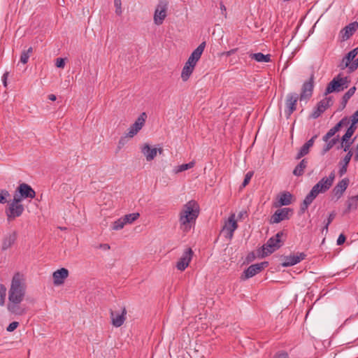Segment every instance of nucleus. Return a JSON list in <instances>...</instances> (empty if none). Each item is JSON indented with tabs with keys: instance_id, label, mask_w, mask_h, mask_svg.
Returning a JSON list of instances; mask_svg holds the SVG:
<instances>
[{
	"instance_id": "f257e3e1",
	"label": "nucleus",
	"mask_w": 358,
	"mask_h": 358,
	"mask_svg": "<svg viewBox=\"0 0 358 358\" xmlns=\"http://www.w3.org/2000/svg\"><path fill=\"white\" fill-rule=\"evenodd\" d=\"M27 293L26 279L23 274L16 273L11 279L8 292L7 309L13 314L22 315L25 309L20 306Z\"/></svg>"
},
{
	"instance_id": "f03ea898",
	"label": "nucleus",
	"mask_w": 358,
	"mask_h": 358,
	"mask_svg": "<svg viewBox=\"0 0 358 358\" xmlns=\"http://www.w3.org/2000/svg\"><path fill=\"white\" fill-rule=\"evenodd\" d=\"M334 179L335 173L334 171H332L328 177L322 178L316 185H315L303 200L301 206V210L304 212L320 193L327 192L332 185Z\"/></svg>"
},
{
	"instance_id": "7ed1b4c3",
	"label": "nucleus",
	"mask_w": 358,
	"mask_h": 358,
	"mask_svg": "<svg viewBox=\"0 0 358 358\" xmlns=\"http://www.w3.org/2000/svg\"><path fill=\"white\" fill-rule=\"evenodd\" d=\"M199 208L197 203L194 201H189L185 204L180 213V229L185 231H188L192 223H194L199 215Z\"/></svg>"
},
{
	"instance_id": "20e7f679",
	"label": "nucleus",
	"mask_w": 358,
	"mask_h": 358,
	"mask_svg": "<svg viewBox=\"0 0 358 358\" xmlns=\"http://www.w3.org/2000/svg\"><path fill=\"white\" fill-rule=\"evenodd\" d=\"M206 42H202L190 55L187 61L185 64L182 72L181 79L182 81H187L196 66V63L201 57V55L205 49Z\"/></svg>"
},
{
	"instance_id": "39448f33",
	"label": "nucleus",
	"mask_w": 358,
	"mask_h": 358,
	"mask_svg": "<svg viewBox=\"0 0 358 358\" xmlns=\"http://www.w3.org/2000/svg\"><path fill=\"white\" fill-rule=\"evenodd\" d=\"M24 210V206L16 197L8 202L5 208V214L8 222L14 221L17 217H20Z\"/></svg>"
},
{
	"instance_id": "423d86ee",
	"label": "nucleus",
	"mask_w": 358,
	"mask_h": 358,
	"mask_svg": "<svg viewBox=\"0 0 358 358\" xmlns=\"http://www.w3.org/2000/svg\"><path fill=\"white\" fill-rule=\"evenodd\" d=\"M349 83L350 80L348 77H343L338 74L328 84L324 94L327 95L333 92H341L348 87Z\"/></svg>"
},
{
	"instance_id": "0eeeda50",
	"label": "nucleus",
	"mask_w": 358,
	"mask_h": 358,
	"mask_svg": "<svg viewBox=\"0 0 358 358\" xmlns=\"http://www.w3.org/2000/svg\"><path fill=\"white\" fill-rule=\"evenodd\" d=\"M283 235L282 231L276 234L273 237L270 238L266 243L262 246V255L263 257L268 256L275 252L276 250L280 248L281 246L280 238Z\"/></svg>"
},
{
	"instance_id": "6e6552de",
	"label": "nucleus",
	"mask_w": 358,
	"mask_h": 358,
	"mask_svg": "<svg viewBox=\"0 0 358 358\" xmlns=\"http://www.w3.org/2000/svg\"><path fill=\"white\" fill-rule=\"evenodd\" d=\"M358 48H355L350 51L347 55L343 58L339 66L341 69L349 68L350 71H354L358 68Z\"/></svg>"
},
{
	"instance_id": "1a4fd4ad",
	"label": "nucleus",
	"mask_w": 358,
	"mask_h": 358,
	"mask_svg": "<svg viewBox=\"0 0 358 358\" xmlns=\"http://www.w3.org/2000/svg\"><path fill=\"white\" fill-rule=\"evenodd\" d=\"M167 10H168V3L165 0L159 1V3L157 5L154 16L153 21L156 25H161L164 22V20L167 16Z\"/></svg>"
},
{
	"instance_id": "9d476101",
	"label": "nucleus",
	"mask_w": 358,
	"mask_h": 358,
	"mask_svg": "<svg viewBox=\"0 0 358 358\" xmlns=\"http://www.w3.org/2000/svg\"><path fill=\"white\" fill-rule=\"evenodd\" d=\"M35 196L36 192L30 185L22 183L16 189L13 197L22 201L24 199H33Z\"/></svg>"
},
{
	"instance_id": "9b49d317",
	"label": "nucleus",
	"mask_w": 358,
	"mask_h": 358,
	"mask_svg": "<svg viewBox=\"0 0 358 358\" xmlns=\"http://www.w3.org/2000/svg\"><path fill=\"white\" fill-rule=\"evenodd\" d=\"M147 119V114L143 112L138 118L136 120L134 124H132L126 132V136H129V138H132L135 136L141 129L143 127Z\"/></svg>"
},
{
	"instance_id": "f8f14e48",
	"label": "nucleus",
	"mask_w": 358,
	"mask_h": 358,
	"mask_svg": "<svg viewBox=\"0 0 358 358\" xmlns=\"http://www.w3.org/2000/svg\"><path fill=\"white\" fill-rule=\"evenodd\" d=\"M268 265V263L267 262H263L258 264H255L251 266H250L243 273V274L241 275L242 280H246L250 278L253 277L256 274L261 272L262 270H264L266 267H267Z\"/></svg>"
},
{
	"instance_id": "ddd939ff",
	"label": "nucleus",
	"mask_w": 358,
	"mask_h": 358,
	"mask_svg": "<svg viewBox=\"0 0 358 358\" xmlns=\"http://www.w3.org/2000/svg\"><path fill=\"white\" fill-rule=\"evenodd\" d=\"M238 224L235 219V214H231L228 220L225 222L222 232L228 239H231L234 231L237 229Z\"/></svg>"
},
{
	"instance_id": "4468645a",
	"label": "nucleus",
	"mask_w": 358,
	"mask_h": 358,
	"mask_svg": "<svg viewBox=\"0 0 358 358\" xmlns=\"http://www.w3.org/2000/svg\"><path fill=\"white\" fill-rule=\"evenodd\" d=\"M333 104L331 97H325L322 99L317 105L310 115V117L316 119L320 117L329 107Z\"/></svg>"
},
{
	"instance_id": "2eb2a0df",
	"label": "nucleus",
	"mask_w": 358,
	"mask_h": 358,
	"mask_svg": "<svg viewBox=\"0 0 358 358\" xmlns=\"http://www.w3.org/2000/svg\"><path fill=\"white\" fill-rule=\"evenodd\" d=\"M141 150L142 154L148 162L153 160L156 157L157 152H159L160 155L163 152V149L162 148H151L148 143L143 144L141 146Z\"/></svg>"
},
{
	"instance_id": "dca6fc26",
	"label": "nucleus",
	"mask_w": 358,
	"mask_h": 358,
	"mask_svg": "<svg viewBox=\"0 0 358 358\" xmlns=\"http://www.w3.org/2000/svg\"><path fill=\"white\" fill-rule=\"evenodd\" d=\"M193 255V251L191 248L185 250L181 257L176 264V267L179 271H184L189 264Z\"/></svg>"
},
{
	"instance_id": "f3484780",
	"label": "nucleus",
	"mask_w": 358,
	"mask_h": 358,
	"mask_svg": "<svg viewBox=\"0 0 358 358\" xmlns=\"http://www.w3.org/2000/svg\"><path fill=\"white\" fill-rule=\"evenodd\" d=\"M292 213V210L289 208H284L278 210L271 216L270 222L272 224L279 223L281 221L288 219L290 214Z\"/></svg>"
},
{
	"instance_id": "a211bd4d",
	"label": "nucleus",
	"mask_w": 358,
	"mask_h": 358,
	"mask_svg": "<svg viewBox=\"0 0 358 358\" xmlns=\"http://www.w3.org/2000/svg\"><path fill=\"white\" fill-rule=\"evenodd\" d=\"M69 274L68 269L65 268H62L54 271L52 273L53 284L56 286L62 285L69 277Z\"/></svg>"
},
{
	"instance_id": "6ab92c4d",
	"label": "nucleus",
	"mask_w": 358,
	"mask_h": 358,
	"mask_svg": "<svg viewBox=\"0 0 358 358\" xmlns=\"http://www.w3.org/2000/svg\"><path fill=\"white\" fill-rule=\"evenodd\" d=\"M299 99V95L296 93H290L287 95L285 105L287 108L286 113L289 117L295 110L297 101Z\"/></svg>"
},
{
	"instance_id": "aec40b11",
	"label": "nucleus",
	"mask_w": 358,
	"mask_h": 358,
	"mask_svg": "<svg viewBox=\"0 0 358 358\" xmlns=\"http://www.w3.org/2000/svg\"><path fill=\"white\" fill-rule=\"evenodd\" d=\"M358 29V22H353L345 26L340 31V37L342 41L348 40Z\"/></svg>"
},
{
	"instance_id": "412c9836",
	"label": "nucleus",
	"mask_w": 358,
	"mask_h": 358,
	"mask_svg": "<svg viewBox=\"0 0 358 358\" xmlns=\"http://www.w3.org/2000/svg\"><path fill=\"white\" fill-rule=\"evenodd\" d=\"M313 90V75L310 78V80L303 83L302 87L301 93L300 94V99H309L312 96Z\"/></svg>"
},
{
	"instance_id": "4be33fe9",
	"label": "nucleus",
	"mask_w": 358,
	"mask_h": 358,
	"mask_svg": "<svg viewBox=\"0 0 358 358\" xmlns=\"http://www.w3.org/2000/svg\"><path fill=\"white\" fill-rule=\"evenodd\" d=\"M306 257V255L303 252L298 253L296 255H289L285 257V261L282 263V266L287 267L295 265L303 260Z\"/></svg>"
},
{
	"instance_id": "5701e85b",
	"label": "nucleus",
	"mask_w": 358,
	"mask_h": 358,
	"mask_svg": "<svg viewBox=\"0 0 358 358\" xmlns=\"http://www.w3.org/2000/svg\"><path fill=\"white\" fill-rule=\"evenodd\" d=\"M349 121L347 117L343 118L338 124H336L334 127L329 129L325 136H323V141L324 142H327L328 140H329L332 136H334L335 134L338 132L343 126L347 125Z\"/></svg>"
},
{
	"instance_id": "b1692460",
	"label": "nucleus",
	"mask_w": 358,
	"mask_h": 358,
	"mask_svg": "<svg viewBox=\"0 0 358 358\" xmlns=\"http://www.w3.org/2000/svg\"><path fill=\"white\" fill-rule=\"evenodd\" d=\"M17 239V233L13 231L6 235L2 239L1 250L3 251L7 250L15 243Z\"/></svg>"
},
{
	"instance_id": "393cba45",
	"label": "nucleus",
	"mask_w": 358,
	"mask_h": 358,
	"mask_svg": "<svg viewBox=\"0 0 358 358\" xmlns=\"http://www.w3.org/2000/svg\"><path fill=\"white\" fill-rule=\"evenodd\" d=\"M349 184V180L348 178H344L341 180L334 188L333 194L337 199H339L343 194V192L347 189Z\"/></svg>"
},
{
	"instance_id": "a878e982",
	"label": "nucleus",
	"mask_w": 358,
	"mask_h": 358,
	"mask_svg": "<svg viewBox=\"0 0 358 358\" xmlns=\"http://www.w3.org/2000/svg\"><path fill=\"white\" fill-rule=\"evenodd\" d=\"M126 310L124 308L121 313H111L112 324L116 327L122 326L125 320Z\"/></svg>"
},
{
	"instance_id": "bb28decb",
	"label": "nucleus",
	"mask_w": 358,
	"mask_h": 358,
	"mask_svg": "<svg viewBox=\"0 0 358 358\" xmlns=\"http://www.w3.org/2000/svg\"><path fill=\"white\" fill-rule=\"evenodd\" d=\"M317 136H314L309 141H308L300 149L299 152L296 156V159H301L302 157L306 155L309 152L310 148L313 145L315 139Z\"/></svg>"
},
{
	"instance_id": "cd10ccee",
	"label": "nucleus",
	"mask_w": 358,
	"mask_h": 358,
	"mask_svg": "<svg viewBox=\"0 0 358 358\" xmlns=\"http://www.w3.org/2000/svg\"><path fill=\"white\" fill-rule=\"evenodd\" d=\"M352 152L349 150L346 156L339 162L340 169H339V175L342 176L347 172L348 165L352 158Z\"/></svg>"
},
{
	"instance_id": "c85d7f7f",
	"label": "nucleus",
	"mask_w": 358,
	"mask_h": 358,
	"mask_svg": "<svg viewBox=\"0 0 358 358\" xmlns=\"http://www.w3.org/2000/svg\"><path fill=\"white\" fill-rule=\"evenodd\" d=\"M292 194L289 192H283L278 195V206H287L292 203Z\"/></svg>"
},
{
	"instance_id": "c756f323",
	"label": "nucleus",
	"mask_w": 358,
	"mask_h": 358,
	"mask_svg": "<svg viewBox=\"0 0 358 358\" xmlns=\"http://www.w3.org/2000/svg\"><path fill=\"white\" fill-rule=\"evenodd\" d=\"M251 59L256 60L258 62H271V55H264L262 52L253 53L250 55Z\"/></svg>"
},
{
	"instance_id": "7c9ffc66",
	"label": "nucleus",
	"mask_w": 358,
	"mask_h": 358,
	"mask_svg": "<svg viewBox=\"0 0 358 358\" xmlns=\"http://www.w3.org/2000/svg\"><path fill=\"white\" fill-rule=\"evenodd\" d=\"M195 165V162L192 161L189 163L187 164H183L179 166H176L173 168V172L175 174H178L180 172L185 171L186 170L190 169L193 168Z\"/></svg>"
},
{
	"instance_id": "2f4dec72",
	"label": "nucleus",
	"mask_w": 358,
	"mask_h": 358,
	"mask_svg": "<svg viewBox=\"0 0 358 358\" xmlns=\"http://www.w3.org/2000/svg\"><path fill=\"white\" fill-rule=\"evenodd\" d=\"M307 164L308 162L306 159H302L301 162L294 169L293 174L296 176H300L303 175L304 170L306 168Z\"/></svg>"
},
{
	"instance_id": "473e14b6",
	"label": "nucleus",
	"mask_w": 358,
	"mask_h": 358,
	"mask_svg": "<svg viewBox=\"0 0 358 358\" xmlns=\"http://www.w3.org/2000/svg\"><path fill=\"white\" fill-rule=\"evenodd\" d=\"M140 216V214L138 213H130L128 215H126L123 216V219L124 221L125 224H132L134 221H136Z\"/></svg>"
},
{
	"instance_id": "72a5a7b5",
	"label": "nucleus",
	"mask_w": 358,
	"mask_h": 358,
	"mask_svg": "<svg viewBox=\"0 0 358 358\" xmlns=\"http://www.w3.org/2000/svg\"><path fill=\"white\" fill-rule=\"evenodd\" d=\"M357 127L351 124L350 127L346 131L345 134L341 138V141H350V138L353 135L355 131L356 130Z\"/></svg>"
},
{
	"instance_id": "f704fd0d",
	"label": "nucleus",
	"mask_w": 358,
	"mask_h": 358,
	"mask_svg": "<svg viewBox=\"0 0 358 358\" xmlns=\"http://www.w3.org/2000/svg\"><path fill=\"white\" fill-rule=\"evenodd\" d=\"M338 141V136L331 140H328V141L326 142V145L323 148L322 153L325 154L327 152H328L334 145H335L337 143Z\"/></svg>"
},
{
	"instance_id": "c9c22d12",
	"label": "nucleus",
	"mask_w": 358,
	"mask_h": 358,
	"mask_svg": "<svg viewBox=\"0 0 358 358\" xmlns=\"http://www.w3.org/2000/svg\"><path fill=\"white\" fill-rule=\"evenodd\" d=\"M125 223L124 221L123 217H120L114 222H113L112 224V229L115 231H118L124 228Z\"/></svg>"
},
{
	"instance_id": "e433bc0d",
	"label": "nucleus",
	"mask_w": 358,
	"mask_h": 358,
	"mask_svg": "<svg viewBox=\"0 0 358 358\" xmlns=\"http://www.w3.org/2000/svg\"><path fill=\"white\" fill-rule=\"evenodd\" d=\"M358 203V197L357 196H352L348 201V210L350 211L351 210H355L357 208Z\"/></svg>"
},
{
	"instance_id": "4c0bfd02",
	"label": "nucleus",
	"mask_w": 358,
	"mask_h": 358,
	"mask_svg": "<svg viewBox=\"0 0 358 358\" xmlns=\"http://www.w3.org/2000/svg\"><path fill=\"white\" fill-rule=\"evenodd\" d=\"M32 52L33 48L31 47H30L27 51H23L20 56V62L24 64H27L29 60V55L32 53Z\"/></svg>"
},
{
	"instance_id": "58836bf2",
	"label": "nucleus",
	"mask_w": 358,
	"mask_h": 358,
	"mask_svg": "<svg viewBox=\"0 0 358 358\" xmlns=\"http://www.w3.org/2000/svg\"><path fill=\"white\" fill-rule=\"evenodd\" d=\"M7 289L3 284H0V306H3L5 305L6 296Z\"/></svg>"
},
{
	"instance_id": "ea45409f",
	"label": "nucleus",
	"mask_w": 358,
	"mask_h": 358,
	"mask_svg": "<svg viewBox=\"0 0 358 358\" xmlns=\"http://www.w3.org/2000/svg\"><path fill=\"white\" fill-rule=\"evenodd\" d=\"M336 217V213L335 212H331L329 215V217L327 219V221L324 225V227H323L322 230V233H325V234H327L328 232V227H329V225L331 224V222L334 220V219Z\"/></svg>"
},
{
	"instance_id": "a19ab883",
	"label": "nucleus",
	"mask_w": 358,
	"mask_h": 358,
	"mask_svg": "<svg viewBox=\"0 0 358 358\" xmlns=\"http://www.w3.org/2000/svg\"><path fill=\"white\" fill-rule=\"evenodd\" d=\"M356 91V87H352L348 90V91L343 95V100L345 103H346L351 96H352Z\"/></svg>"
},
{
	"instance_id": "79ce46f5",
	"label": "nucleus",
	"mask_w": 358,
	"mask_h": 358,
	"mask_svg": "<svg viewBox=\"0 0 358 358\" xmlns=\"http://www.w3.org/2000/svg\"><path fill=\"white\" fill-rule=\"evenodd\" d=\"M10 197V194L7 190H0V203L8 202L7 199Z\"/></svg>"
},
{
	"instance_id": "37998d69",
	"label": "nucleus",
	"mask_w": 358,
	"mask_h": 358,
	"mask_svg": "<svg viewBox=\"0 0 358 358\" xmlns=\"http://www.w3.org/2000/svg\"><path fill=\"white\" fill-rule=\"evenodd\" d=\"M252 176H253L252 171H249L246 173V175L245 176V179L241 185L242 187H245L250 182Z\"/></svg>"
},
{
	"instance_id": "c03bdc74",
	"label": "nucleus",
	"mask_w": 358,
	"mask_h": 358,
	"mask_svg": "<svg viewBox=\"0 0 358 358\" xmlns=\"http://www.w3.org/2000/svg\"><path fill=\"white\" fill-rule=\"evenodd\" d=\"M127 138H129V136H126V133L124 134V135L123 136H122L119 141H118V144H117V148L119 149H121L127 142Z\"/></svg>"
},
{
	"instance_id": "a18cd8bd",
	"label": "nucleus",
	"mask_w": 358,
	"mask_h": 358,
	"mask_svg": "<svg viewBox=\"0 0 358 358\" xmlns=\"http://www.w3.org/2000/svg\"><path fill=\"white\" fill-rule=\"evenodd\" d=\"M114 4L116 8L115 13L117 15H120L122 13L121 0H115Z\"/></svg>"
},
{
	"instance_id": "49530a36",
	"label": "nucleus",
	"mask_w": 358,
	"mask_h": 358,
	"mask_svg": "<svg viewBox=\"0 0 358 358\" xmlns=\"http://www.w3.org/2000/svg\"><path fill=\"white\" fill-rule=\"evenodd\" d=\"M18 326L19 323L17 322H13L8 326L6 330L9 332L13 331Z\"/></svg>"
},
{
	"instance_id": "de8ad7c7",
	"label": "nucleus",
	"mask_w": 358,
	"mask_h": 358,
	"mask_svg": "<svg viewBox=\"0 0 358 358\" xmlns=\"http://www.w3.org/2000/svg\"><path fill=\"white\" fill-rule=\"evenodd\" d=\"M55 65L57 68L63 69L65 66V61L63 58H57L56 59Z\"/></svg>"
},
{
	"instance_id": "09e8293b",
	"label": "nucleus",
	"mask_w": 358,
	"mask_h": 358,
	"mask_svg": "<svg viewBox=\"0 0 358 358\" xmlns=\"http://www.w3.org/2000/svg\"><path fill=\"white\" fill-rule=\"evenodd\" d=\"M352 143V141H342L341 147L343 148L344 151L346 152V151L349 150L350 147Z\"/></svg>"
},
{
	"instance_id": "8fccbe9b",
	"label": "nucleus",
	"mask_w": 358,
	"mask_h": 358,
	"mask_svg": "<svg viewBox=\"0 0 358 358\" xmlns=\"http://www.w3.org/2000/svg\"><path fill=\"white\" fill-rule=\"evenodd\" d=\"M273 358H289L287 353L285 352H279L275 355Z\"/></svg>"
},
{
	"instance_id": "3c124183",
	"label": "nucleus",
	"mask_w": 358,
	"mask_h": 358,
	"mask_svg": "<svg viewBox=\"0 0 358 358\" xmlns=\"http://www.w3.org/2000/svg\"><path fill=\"white\" fill-rule=\"evenodd\" d=\"M352 124L355 125L358 122V110L352 116Z\"/></svg>"
},
{
	"instance_id": "603ef678",
	"label": "nucleus",
	"mask_w": 358,
	"mask_h": 358,
	"mask_svg": "<svg viewBox=\"0 0 358 358\" xmlns=\"http://www.w3.org/2000/svg\"><path fill=\"white\" fill-rule=\"evenodd\" d=\"M345 241V236L343 234H340L337 239V244L338 245H342Z\"/></svg>"
},
{
	"instance_id": "864d4df0",
	"label": "nucleus",
	"mask_w": 358,
	"mask_h": 358,
	"mask_svg": "<svg viewBox=\"0 0 358 358\" xmlns=\"http://www.w3.org/2000/svg\"><path fill=\"white\" fill-rule=\"evenodd\" d=\"M8 74H9L8 72H6L3 75V77H2V82H3V84L5 87H7V78H8Z\"/></svg>"
},
{
	"instance_id": "5fc2aeb1",
	"label": "nucleus",
	"mask_w": 358,
	"mask_h": 358,
	"mask_svg": "<svg viewBox=\"0 0 358 358\" xmlns=\"http://www.w3.org/2000/svg\"><path fill=\"white\" fill-rule=\"evenodd\" d=\"M237 50V48L231 49L227 52H224L223 55H225L227 57L231 56V55L234 54Z\"/></svg>"
},
{
	"instance_id": "6e6d98bb",
	"label": "nucleus",
	"mask_w": 358,
	"mask_h": 358,
	"mask_svg": "<svg viewBox=\"0 0 358 358\" xmlns=\"http://www.w3.org/2000/svg\"><path fill=\"white\" fill-rule=\"evenodd\" d=\"M48 99L50 100V101H55L56 100V96L55 94H50L48 96Z\"/></svg>"
},
{
	"instance_id": "4d7b16f0",
	"label": "nucleus",
	"mask_w": 358,
	"mask_h": 358,
	"mask_svg": "<svg viewBox=\"0 0 358 358\" xmlns=\"http://www.w3.org/2000/svg\"><path fill=\"white\" fill-rule=\"evenodd\" d=\"M220 8H221V10H222V11L226 12V8H225V6H224V4H222V3H221V4H220Z\"/></svg>"
},
{
	"instance_id": "13d9d810",
	"label": "nucleus",
	"mask_w": 358,
	"mask_h": 358,
	"mask_svg": "<svg viewBox=\"0 0 358 358\" xmlns=\"http://www.w3.org/2000/svg\"><path fill=\"white\" fill-rule=\"evenodd\" d=\"M354 159L356 161V162H358V151H357V153L355 155V157H354Z\"/></svg>"
},
{
	"instance_id": "bf43d9fd",
	"label": "nucleus",
	"mask_w": 358,
	"mask_h": 358,
	"mask_svg": "<svg viewBox=\"0 0 358 358\" xmlns=\"http://www.w3.org/2000/svg\"><path fill=\"white\" fill-rule=\"evenodd\" d=\"M104 248H107V249H109L110 248V246L107 244H105L104 245Z\"/></svg>"
},
{
	"instance_id": "052dcab7",
	"label": "nucleus",
	"mask_w": 358,
	"mask_h": 358,
	"mask_svg": "<svg viewBox=\"0 0 358 358\" xmlns=\"http://www.w3.org/2000/svg\"><path fill=\"white\" fill-rule=\"evenodd\" d=\"M357 151H358V144H357Z\"/></svg>"
}]
</instances>
